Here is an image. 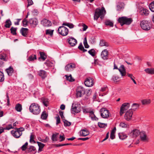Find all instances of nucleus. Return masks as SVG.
<instances>
[{"mask_svg":"<svg viewBox=\"0 0 154 154\" xmlns=\"http://www.w3.org/2000/svg\"><path fill=\"white\" fill-rule=\"evenodd\" d=\"M29 110L30 112L35 115L39 114L41 111L40 106L35 103H32L30 105L29 107Z\"/></svg>","mask_w":154,"mask_h":154,"instance_id":"obj_1","label":"nucleus"},{"mask_svg":"<svg viewBox=\"0 0 154 154\" xmlns=\"http://www.w3.org/2000/svg\"><path fill=\"white\" fill-rule=\"evenodd\" d=\"M140 26L142 29L146 31H149L151 27L150 23L146 20H143L140 21Z\"/></svg>","mask_w":154,"mask_h":154,"instance_id":"obj_2","label":"nucleus"},{"mask_svg":"<svg viewBox=\"0 0 154 154\" xmlns=\"http://www.w3.org/2000/svg\"><path fill=\"white\" fill-rule=\"evenodd\" d=\"M103 12H106V11L104 7H102L101 9L100 8H96L94 14V20H97L100 16L103 14Z\"/></svg>","mask_w":154,"mask_h":154,"instance_id":"obj_3","label":"nucleus"},{"mask_svg":"<svg viewBox=\"0 0 154 154\" xmlns=\"http://www.w3.org/2000/svg\"><path fill=\"white\" fill-rule=\"evenodd\" d=\"M114 67L113 69H118L122 76H123L125 75L126 74V69L124 65H121L119 68H118L114 62Z\"/></svg>","mask_w":154,"mask_h":154,"instance_id":"obj_4","label":"nucleus"},{"mask_svg":"<svg viewBox=\"0 0 154 154\" xmlns=\"http://www.w3.org/2000/svg\"><path fill=\"white\" fill-rule=\"evenodd\" d=\"M58 32L59 34L63 36H66L68 34V29L63 26H60L58 29Z\"/></svg>","mask_w":154,"mask_h":154,"instance_id":"obj_5","label":"nucleus"},{"mask_svg":"<svg viewBox=\"0 0 154 154\" xmlns=\"http://www.w3.org/2000/svg\"><path fill=\"white\" fill-rule=\"evenodd\" d=\"M101 116L104 119H107L109 117V112L108 110L105 108H101L100 110Z\"/></svg>","mask_w":154,"mask_h":154,"instance_id":"obj_6","label":"nucleus"},{"mask_svg":"<svg viewBox=\"0 0 154 154\" xmlns=\"http://www.w3.org/2000/svg\"><path fill=\"white\" fill-rule=\"evenodd\" d=\"M76 91V95L77 97H81L85 93V90L84 88L81 86L77 88Z\"/></svg>","mask_w":154,"mask_h":154,"instance_id":"obj_7","label":"nucleus"},{"mask_svg":"<svg viewBox=\"0 0 154 154\" xmlns=\"http://www.w3.org/2000/svg\"><path fill=\"white\" fill-rule=\"evenodd\" d=\"M130 106V103H123L120 108V115H122L124 112V111L128 109Z\"/></svg>","mask_w":154,"mask_h":154,"instance_id":"obj_8","label":"nucleus"},{"mask_svg":"<svg viewBox=\"0 0 154 154\" xmlns=\"http://www.w3.org/2000/svg\"><path fill=\"white\" fill-rule=\"evenodd\" d=\"M94 79L90 77L87 78L85 81V85L88 87L92 86L94 84Z\"/></svg>","mask_w":154,"mask_h":154,"instance_id":"obj_9","label":"nucleus"},{"mask_svg":"<svg viewBox=\"0 0 154 154\" xmlns=\"http://www.w3.org/2000/svg\"><path fill=\"white\" fill-rule=\"evenodd\" d=\"M29 23L31 27L35 28L38 24V22L37 18H34L30 19L29 21Z\"/></svg>","mask_w":154,"mask_h":154,"instance_id":"obj_10","label":"nucleus"},{"mask_svg":"<svg viewBox=\"0 0 154 154\" xmlns=\"http://www.w3.org/2000/svg\"><path fill=\"white\" fill-rule=\"evenodd\" d=\"M132 109H129L125 113V118L127 121H129L131 119L133 114Z\"/></svg>","mask_w":154,"mask_h":154,"instance_id":"obj_11","label":"nucleus"},{"mask_svg":"<svg viewBox=\"0 0 154 154\" xmlns=\"http://www.w3.org/2000/svg\"><path fill=\"white\" fill-rule=\"evenodd\" d=\"M75 65L73 63H70L67 64L65 67V70L67 72H70L75 68Z\"/></svg>","mask_w":154,"mask_h":154,"instance_id":"obj_12","label":"nucleus"},{"mask_svg":"<svg viewBox=\"0 0 154 154\" xmlns=\"http://www.w3.org/2000/svg\"><path fill=\"white\" fill-rule=\"evenodd\" d=\"M140 131L137 129H135L131 131L129 134V135L132 137H136L140 134Z\"/></svg>","mask_w":154,"mask_h":154,"instance_id":"obj_13","label":"nucleus"},{"mask_svg":"<svg viewBox=\"0 0 154 154\" xmlns=\"http://www.w3.org/2000/svg\"><path fill=\"white\" fill-rule=\"evenodd\" d=\"M67 40L69 44L71 46H75L77 43L76 40L72 37H69Z\"/></svg>","mask_w":154,"mask_h":154,"instance_id":"obj_14","label":"nucleus"},{"mask_svg":"<svg viewBox=\"0 0 154 154\" xmlns=\"http://www.w3.org/2000/svg\"><path fill=\"white\" fill-rule=\"evenodd\" d=\"M139 12L142 15L147 16L149 15V11L148 10L144 8H141L139 9Z\"/></svg>","mask_w":154,"mask_h":154,"instance_id":"obj_15","label":"nucleus"},{"mask_svg":"<svg viewBox=\"0 0 154 154\" xmlns=\"http://www.w3.org/2000/svg\"><path fill=\"white\" fill-rule=\"evenodd\" d=\"M41 23L44 26L46 27L51 26L52 24L51 23L50 21L46 19H43L41 21Z\"/></svg>","mask_w":154,"mask_h":154,"instance_id":"obj_16","label":"nucleus"},{"mask_svg":"<svg viewBox=\"0 0 154 154\" xmlns=\"http://www.w3.org/2000/svg\"><path fill=\"white\" fill-rule=\"evenodd\" d=\"M11 134L13 136L16 138H19L22 134V132H20L17 130L16 131L12 130L11 131Z\"/></svg>","mask_w":154,"mask_h":154,"instance_id":"obj_17","label":"nucleus"},{"mask_svg":"<svg viewBox=\"0 0 154 154\" xmlns=\"http://www.w3.org/2000/svg\"><path fill=\"white\" fill-rule=\"evenodd\" d=\"M38 74L42 79H45L47 76V72L43 70H40L38 71Z\"/></svg>","mask_w":154,"mask_h":154,"instance_id":"obj_18","label":"nucleus"},{"mask_svg":"<svg viewBox=\"0 0 154 154\" xmlns=\"http://www.w3.org/2000/svg\"><path fill=\"white\" fill-rule=\"evenodd\" d=\"M108 52L107 50L104 49L103 50L101 54L102 58L104 60H106L108 59Z\"/></svg>","mask_w":154,"mask_h":154,"instance_id":"obj_19","label":"nucleus"},{"mask_svg":"<svg viewBox=\"0 0 154 154\" xmlns=\"http://www.w3.org/2000/svg\"><path fill=\"white\" fill-rule=\"evenodd\" d=\"M80 135L81 136H86L89 134V131L86 128L82 129L80 131Z\"/></svg>","mask_w":154,"mask_h":154,"instance_id":"obj_20","label":"nucleus"},{"mask_svg":"<svg viewBox=\"0 0 154 154\" xmlns=\"http://www.w3.org/2000/svg\"><path fill=\"white\" fill-rule=\"evenodd\" d=\"M28 30L29 29L27 28L22 27L20 30V32L23 36L27 37Z\"/></svg>","mask_w":154,"mask_h":154,"instance_id":"obj_21","label":"nucleus"},{"mask_svg":"<svg viewBox=\"0 0 154 154\" xmlns=\"http://www.w3.org/2000/svg\"><path fill=\"white\" fill-rule=\"evenodd\" d=\"M73 105L74 103H73L72 106V108L71 109V111L72 112H72H73V113H79L81 112V107L77 108V107L76 106H74Z\"/></svg>","mask_w":154,"mask_h":154,"instance_id":"obj_22","label":"nucleus"},{"mask_svg":"<svg viewBox=\"0 0 154 154\" xmlns=\"http://www.w3.org/2000/svg\"><path fill=\"white\" fill-rule=\"evenodd\" d=\"M139 134L140 135V139L142 140L145 141L147 140V136L145 132L143 131L140 132Z\"/></svg>","mask_w":154,"mask_h":154,"instance_id":"obj_23","label":"nucleus"},{"mask_svg":"<svg viewBox=\"0 0 154 154\" xmlns=\"http://www.w3.org/2000/svg\"><path fill=\"white\" fill-rule=\"evenodd\" d=\"M125 16H123L119 17L117 19V21L121 26H122L125 25Z\"/></svg>","mask_w":154,"mask_h":154,"instance_id":"obj_24","label":"nucleus"},{"mask_svg":"<svg viewBox=\"0 0 154 154\" xmlns=\"http://www.w3.org/2000/svg\"><path fill=\"white\" fill-rule=\"evenodd\" d=\"M39 54H40V57L38 58V60L41 61V59L43 61H44L47 58V56L46 54L43 52H39Z\"/></svg>","mask_w":154,"mask_h":154,"instance_id":"obj_25","label":"nucleus"},{"mask_svg":"<svg viewBox=\"0 0 154 154\" xmlns=\"http://www.w3.org/2000/svg\"><path fill=\"white\" fill-rule=\"evenodd\" d=\"M89 117L92 120L97 121L98 119L97 118L94 114V112L91 111L89 113Z\"/></svg>","mask_w":154,"mask_h":154,"instance_id":"obj_26","label":"nucleus"},{"mask_svg":"<svg viewBox=\"0 0 154 154\" xmlns=\"http://www.w3.org/2000/svg\"><path fill=\"white\" fill-rule=\"evenodd\" d=\"M133 21V20L132 18H128L127 17H125V25H129L132 23Z\"/></svg>","mask_w":154,"mask_h":154,"instance_id":"obj_27","label":"nucleus"},{"mask_svg":"<svg viewBox=\"0 0 154 154\" xmlns=\"http://www.w3.org/2000/svg\"><path fill=\"white\" fill-rule=\"evenodd\" d=\"M5 70L9 76L11 75L14 72L13 68L11 66H10L9 68L6 69Z\"/></svg>","mask_w":154,"mask_h":154,"instance_id":"obj_28","label":"nucleus"},{"mask_svg":"<svg viewBox=\"0 0 154 154\" xmlns=\"http://www.w3.org/2000/svg\"><path fill=\"white\" fill-rule=\"evenodd\" d=\"M48 113L45 111H43L41 115V118L43 120H46L48 117Z\"/></svg>","mask_w":154,"mask_h":154,"instance_id":"obj_29","label":"nucleus"},{"mask_svg":"<svg viewBox=\"0 0 154 154\" xmlns=\"http://www.w3.org/2000/svg\"><path fill=\"white\" fill-rule=\"evenodd\" d=\"M116 127H115L111 131L110 137L112 140H113L115 138V133H116Z\"/></svg>","mask_w":154,"mask_h":154,"instance_id":"obj_30","label":"nucleus"},{"mask_svg":"<svg viewBox=\"0 0 154 154\" xmlns=\"http://www.w3.org/2000/svg\"><path fill=\"white\" fill-rule=\"evenodd\" d=\"M27 149L28 152H33V154H35L36 152V148L34 146H30Z\"/></svg>","mask_w":154,"mask_h":154,"instance_id":"obj_31","label":"nucleus"},{"mask_svg":"<svg viewBox=\"0 0 154 154\" xmlns=\"http://www.w3.org/2000/svg\"><path fill=\"white\" fill-rule=\"evenodd\" d=\"M59 134L58 133H56L53 134L52 136L51 139L52 142L56 141L58 140L57 136Z\"/></svg>","mask_w":154,"mask_h":154,"instance_id":"obj_32","label":"nucleus"},{"mask_svg":"<svg viewBox=\"0 0 154 154\" xmlns=\"http://www.w3.org/2000/svg\"><path fill=\"white\" fill-rule=\"evenodd\" d=\"M100 45L101 46L108 47L109 46V44L103 39L100 40Z\"/></svg>","mask_w":154,"mask_h":154,"instance_id":"obj_33","label":"nucleus"},{"mask_svg":"<svg viewBox=\"0 0 154 154\" xmlns=\"http://www.w3.org/2000/svg\"><path fill=\"white\" fill-rule=\"evenodd\" d=\"M144 71L147 73L150 74H154V68H150L145 69Z\"/></svg>","mask_w":154,"mask_h":154,"instance_id":"obj_34","label":"nucleus"},{"mask_svg":"<svg viewBox=\"0 0 154 154\" xmlns=\"http://www.w3.org/2000/svg\"><path fill=\"white\" fill-rule=\"evenodd\" d=\"M119 138L122 140L126 139L128 137L127 135L123 132L119 133Z\"/></svg>","mask_w":154,"mask_h":154,"instance_id":"obj_35","label":"nucleus"},{"mask_svg":"<svg viewBox=\"0 0 154 154\" xmlns=\"http://www.w3.org/2000/svg\"><path fill=\"white\" fill-rule=\"evenodd\" d=\"M119 79L120 78L118 75H115L112 76L111 80L114 82L117 83L119 81Z\"/></svg>","mask_w":154,"mask_h":154,"instance_id":"obj_36","label":"nucleus"},{"mask_svg":"<svg viewBox=\"0 0 154 154\" xmlns=\"http://www.w3.org/2000/svg\"><path fill=\"white\" fill-rule=\"evenodd\" d=\"M11 22L10 20L9 19L7 20L5 22V26L7 28H9L11 25Z\"/></svg>","mask_w":154,"mask_h":154,"instance_id":"obj_37","label":"nucleus"},{"mask_svg":"<svg viewBox=\"0 0 154 154\" xmlns=\"http://www.w3.org/2000/svg\"><path fill=\"white\" fill-rule=\"evenodd\" d=\"M15 109L17 111L21 112L22 109V105L20 103L17 104L15 106Z\"/></svg>","mask_w":154,"mask_h":154,"instance_id":"obj_38","label":"nucleus"},{"mask_svg":"<svg viewBox=\"0 0 154 154\" xmlns=\"http://www.w3.org/2000/svg\"><path fill=\"white\" fill-rule=\"evenodd\" d=\"M105 24L106 26H109L110 27H113L114 25L113 22L109 20H106Z\"/></svg>","mask_w":154,"mask_h":154,"instance_id":"obj_39","label":"nucleus"},{"mask_svg":"<svg viewBox=\"0 0 154 154\" xmlns=\"http://www.w3.org/2000/svg\"><path fill=\"white\" fill-rule=\"evenodd\" d=\"M62 25L67 26L70 29L74 27V25L72 23H69L63 22Z\"/></svg>","mask_w":154,"mask_h":154,"instance_id":"obj_40","label":"nucleus"},{"mask_svg":"<svg viewBox=\"0 0 154 154\" xmlns=\"http://www.w3.org/2000/svg\"><path fill=\"white\" fill-rule=\"evenodd\" d=\"M6 55L5 54H0V60L3 61H7V59L6 58Z\"/></svg>","mask_w":154,"mask_h":154,"instance_id":"obj_41","label":"nucleus"},{"mask_svg":"<svg viewBox=\"0 0 154 154\" xmlns=\"http://www.w3.org/2000/svg\"><path fill=\"white\" fill-rule=\"evenodd\" d=\"M43 104L46 106L47 107L49 103L48 99L47 98H44L42 100Z\"/></svg>","mask_w":154,"mask_h":154,"instance_id":"obj_42","label":"nucleus"},{"mask_svg":"<svg viewBox=\"0 0 154 154\" xmlns=\"http://www.w3.org/2000/svg\"><path fill=\"white\" fill-rule=\"evenodd\" d=\"M17 28H14L13 27H12L10 29L11 32L13 35H17Z\"/></svg>","mask_w":154,"mask_h":154,"instance_id":"obj_43","label":"nucleus"},{"mask_svg":"<svg viewBox=\"0 0 154 154\" xmlns=\"http://www.w3.org/2000/svg\"><path fill=\"white\" fill-rule=\"evenodd\" d=\"M141 102L143 105H146L149 104L151 102L150 99H144L141 101Z\"/></svg>","mask_w":154,"mask_h":154,"instance_id":"obj_44","label":"nucleus"},{"mask_svg":"<svg viewBox=\"0 0 154 154\" xmlns=\"http://www.w3.org/2000/svg\"><path fill=\"white\" fill-rule=\"evenodd\" d=\"M37 59L36 56L35 54H32L29 56L28 60L29 61H32Z\"/></svg>","mask_w":154,"mask_h":154,"instance_id":"obj_45","label":"nucleus"},{"mask_svg":"<svg viewBox=\"0 0 154 154\" xmlns=\"http://www.w3.org/2000/svg\"><path fill=\"white\" fill-rule=\"evenodd\" d=\"M127 75L129 77H130L131 79L133 81L134 83V84H136L137 83L135 80L134 79L135 78L133 76V75L131 74H129V73H127Z\"/></svg>","mask_w":154,"mask_h":154,"instance_id":"obj_46","label":"nucleus"},{"mask_svg":"<svg viewBox=\"0 0 154 154\" xmlns=\"http://www.w3.org/2000/svg\"><path fill=\"white\" fill-rule=\"evenodd\" d=\"M95 51L94 49H91L88 51V53L93 57L95 56Z\"/></svg>","mask_w":154,"mask_h":154,"instance_id":"obj_47","label":"nucleus"},{"mask_svg":"<svg viewBox=\"0 0 154 154\" xmlns=\"http://www.w3.org/2000/svg\"><path fill=\"white\" fill-rule=\"evenodd\" d=\"M54 30H51L50 29H47L46 30V35H49L51 36L53 35Z\"/></svg>","mask_w":154,"mask_h":154,"instance_id":"obj_48","label":"nucleus"},{"mask_svg":"<svg viewBox=\"0 0 154 154\" xmlns=\"http://www.w3.org/2000/svg\"><path fill=\"white\" fill-rule=\"evenodd\" d=\"M63 122L64 123V126L65 127L69 126L71 125V122H69L66 119H63Z\"/></svg>","mask_w":154,"mask_h":154,"instance_id":"obj_49","label":"nucleus"},{"mask_svg":"<svg viewBox=\"0 0 154 154\" xmlns=\"http://www.w3.org/2000/svg\"><path fill=\"white\" fill-rule=\"evenodd\" d=\"M65 76L66 77V80L69 81V82H73L75 81V80L72 78L71 75H70L69 76L66 75Z\"/></svg>","mask_w":154,"mask_h":154,"instance_id":"obj_50","label":"nucleus"},{"mask_svg":"<svg viewBox=\"0 0 154 154\" xmlns=\"http://www.w3.org/2000/svg\"><path fill=\"white\" fill-rule=\"evenodd\" d=\"M139 106V105L138 104L136 103H134L133 104L132 107L133 108L132 109L135 111L136 109H138Z\"/></svg>","mask_w":154,"mask_h":154,"instance_id":"obj_51","label":"nucleus"},{"mask_svg":"<svg viewBox=\"0 0 154 154\" xmlns=\"http://www.w3.org/2000/svg\"><path fill=\"white\" fill-rule=\"evenodd\" d=\"M28 23H29V21H27L26 18H24L22 21V25L23 26L26 27L28 25Z\"/></svg>","mask_w":154,"mask_h":154,"instance_id":"obj_52","label":"nucleus"},{"mask_svg":"<svg viewBox=\"0 0 154 154\" xmlns=\"http://www.w3.org/2000/svg\"><path fill=\"white\" fill-rule=\"evenodd\" d=\"M149 7L150 10L154 12V1L151 3Z\"/></svg>","mask_w":154,"mask_h":154,"instance_id":"obj_53","label":"nucleus"},{"mask_svg":"<svg viewBox=\"0 0 154 154\" xmlns=\"http://www.w3.org/2000/svg\"><path fill=\"white\" fill-rule=\"evenodd\" d=\"M47 66L51 67L53 65V63L51 61L48 60H46V61L44 63Z\"/></svg>","mask_w":154,"mask_h":154,"instance_id":"obj_54","label":"nucleus"},{"mask_svg":"<svg viewBox=\"0 0 154 154\" xmlns=\"http://www.w3.org/2000/svg\"><path fill=\"white\" fill-rule=\"evenodd\" d=\"M98 126L100 128H105L107 126V125L106 124L102 123L100 122H98Z\"/></svg>","mask_w":154,"mask_h":154,"instance_id":"obj_55","label":"nucleus"},{"mask_svg":"<svg viewBox=\"0 0 154 154\" xmlns=\"http://www.w3.org/2000/svg\"><path fill=\"white\" fill-rule=\"evenodd\" d=\"M28 145V143L27 142H26L21 147V149L22 151H25L27 148V146Z\"/></svg>","mask_w":154,"mask_h":154,"instance_id":"obj_56","label":"nucleus"},{"mask_svg":"<svg viewBox=\"0 0 154 154\" xmlns=\"http://www.w3.org/2000/svg\"><path fill=\"white\" fill-rule=\"evenodd\" d=\"M82 111L84 113H90L91 111L89 108H85L83 107H82Z\"/></svg>","mask_w":154,"mask_h":154,"instance_id":"obj_57","label":"nucleus"},{"mask_svg":"<svg viewBox=\"0 0 154 154\" xmlns=\"http://www.w3.org/2000/svg\"><path fill=\"white\" fill-rule=\"evenodd\" d=\"M35 135L31 134L30 136V139L29 140V141L30 143H32L33 142L34 143H36L35 141L34 140V138Z\"/></svg>","mask_w":154,"mask_h":154,"instance_id":"obj_58","label":"nucleus"},{"mask_svg":"<svg viewBox=\"0 0 154 154\" xmlns=\"http://www.w3.org/2000/svg\"><path fill=\"white\" fill-rule=\"evenodd\" d=\"M4 80L3 73L0 71V82H2Z\"/></svg>","mask_w":154,"mask_h":154,"instance_id":"obj_59","label":"nucleus"},{"mask_svg":"<svg viewBox=\"0 0 154 154\" xmlns=\"http://www.w3.org/2000/svg\"><path fill=\"white\" fill-rule=\"evenodd\" d=\"M36 143L38 144V147L40 148H41L43 149L45 146V144L41 142H39L38 141H37Z\"/></svg>","mask_w":154,"mask_h":154,"instance_id":"obj_60","label":"nucleus"},{"mask_svg":"<svg viewBox=\"0 0 154 154\" xmlns=\"http://www.w3.org/2000/svg\"><path fill=\"white\" fill-rule=\"evenodd\" d=\"M56 124L57 125L59 124L60 123V118L59 116V115H57V116L56 117Z\"/></svg>","mask_w":154,"mask_h":154,"instance_id":"obj_61","label":"nucleus"},{"mask_svg":"<svg viewBox=\"0 0 154 154\" xmlns=\"http://www.w3.org/2000/svg\"><path fill=\"white\" fill-rule=\"evenodd\" d=\"M59 138L60 139V142H62L64 141L65 139L64 135V134H63V135H60Z\"/></svg>","mask_w":154,"mask_h":154,"instance_id":"obj_62","label":"nucleus"},{"mask_svg":"<svg viewBox=\"0 0 154 154\" xmlns=\"http://www.w3.org/2000/svg\"><path fill=\"white\" fill-rule=\"evenodd\" d=\"M59 114L60 116V117H61V118L62 119L63 121V119H65V117L63 115V112L61 111H60L59 112Z\"/></svg>","mask_w":154,"mask_h":154,"instance_id":"obj_63","label":"nucleus"},{"mask_svg":"<svg viewBox=\"0 0 154 154\" xmlns=\"http://www.w3.org/2000/svg\"><path fill=\"white\" fill-rule=\"evenodd\" d=\"M119 125L122 128H126L127 127V124H125L124 122H121L120 123Z\"/></svg>","mask_w":154,"mask_h":154,"instance_id":"obj_64","label":"nucleus"}]
</instances>
